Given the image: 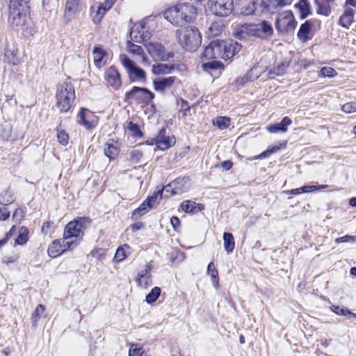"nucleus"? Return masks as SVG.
I'll list each match as a JSON object with an SVG mask.
<instances>
[{"mask_svg":"<svg viewBox=\"0 0 356 356\" xmlns=\"http://www.w3.org/2000/svg\"><path fill=\"white\" fill-rule=\"evenodd\" d=\"M149 20V17H145L138 23H135V28H136L138 33V35L135 34V42L143 43L149 55L154 60H168L173 56L166 51L163 45L157 42L146 43V41L151 36L149 27L147 26Z\"/></svg>","mask_w":356,"mask_h":356,"instance_id":"obj_1","label":"nucleus"},{"mask_svg":"<svg viewBox=\"0 0 356 356\" xmlns=\"http://www.w3.org/2000/svg\"><path fill=\"white\" fill-rule=\"evenodd\" d=\"M164 17L176 26H183L193 22L197 16V9L191 3H180L164 12Z\"/></svg>","mask_w":356,"mask_h":356,"instance_id":"obj_2","label":"nucleus"},{"mask_svg":"<svg viewBox=\"0 0 356 356\" xmlns=\"http://www.w3.org/2000/svg\"><path fill=\"white\" fill-rule=\"evenodd\" d=\"M179 44L189 51H195L201 44V35L195 27L187 26L176 31Z\"/></svg>","mask_w":356,"mask_h":356,"instance_id":"obj_3","label":"nucleus"},{"mask_svg":"<svg viewBox=\"0 0 356 356\" xmlns=\"http://www.w3.org/2000/svg\"><path fill=\"white\" fill-rule=\"evenodd\" d=\"M56 106L60 112H67L75 99V90L71 83H63L57 88Z\"/></svg>","mask_w":356,"mask_h":356,"instance_id":"obj_4","label":"nucleus"},{"mask_svg":"<svg viewBox=\"0 0 356 356\" xmlns=\"http://www.w3.org/2000/svg\"><path fill=\"white\" fill-rule=\"evenodd\" d=\"M297 22L291 10H285L279 13L275 20V28L279 33L289 34L295 30Z\"/></svg>","mask_w":356,"mask_h":356,"instance_id":"obj_5","label":"nucleus"},{"mask_svg":"<svg viewBox=\"0 0 356 356\" xmlns=\"http://www.w3.org/2000/svg\"><path fill=\"white\" fill-rule=\"evenodd\" d=\"M91 220L88 218H78L68 222L64 229L63 236L65 238H76L80 239L83 230L90 225Z\"/></svg>","mask_w":356,"mask_h":356,"instance_id":"obj_6","label":"nucleus"},{"mask_svg":"<svg viewBox=\"0 0 356 356\" xmlns=\"http://www.w3.org/2000/svg\"><path fill=\"white\" fill-rule=\"evenodd\" d=\"M209 7L216 15L227 16L233 10L232 0H209Z\"/></svg>","mask_w":356,"mask_h":356,"instance_id":"obj_7","label":"nucleus"},{"mask_svg":"<svg viewBox=\"0 0 356 356\" xmlns=\"http://www.w3.org/2000/svg\"><path fill=\"white\" fill-rule=\"evenodd\" d=\"M161 199L162 190L158 189L153 195L148 196L138 209H135V215L138 214L140 216L144 215L149 209L154 208Z\"/></svg>","mask_w":356,"mask_h":356,"instance_id":"obj_8","label":"nucleus"},{"mask_svg":"<svg viewBox=\"0 0 356 356\" xmlns=\"http://www.w3.org/2000/svg\"><path fill=\"white\" fill-rule=\"evenodd\" d=\"M250 36L266 38L273 35V27L270 22L262 21L258 24H250Z\"/></svg>","mask_w":356,"mask_h":356,"instance_id":"obj_9","label":"nucleus"},{"mask_svg":"<svg viewBox=\"0 0 356 356\" xmlns=\"http://www.w3.org/2000/svg\"><path fill=\"white\" fill-rule=\"evenodd\" d=\"M175 143V138H170V136H167L165 135V129L162 128L159 130L157 136L152 139L150 143H148V145H154L155 144L156 147L161 150L168 149L169 147L174 145Z\"/></svg>","mask_w":356,"mask_h":356,"instance_id":"obj_10","label":"nucleus"},{"mask_svg":"<svg viewBox=\"0 0 356 356\" xmlns=\"http://www.w3.org/2000/svg\"><path fill=\"white\" fill-rule=\"evenodd\" d=\"M221 40H213L204 49L202 54V59H216L222 58Z\"/></svg>","mask_w":356,"mask_h":356,"instance_id":"obj_11","label":"nucleus"},{"mask_svg":"<svg viewBox=\"0 0 356 356\" xmlns=\"http://www.w3.org/2000/svg\"><path fill=\"white\" fill-rule=\"evenodd\" d=\"M24 8H9V22L13 27L23 26L26 22Z\"/></svg>","mask_w":356,"mask_h":356,"instance_id":"obj_12","label":"nucleus"},{"mask_svg":"<svg viewBox=\"0 0 356 356\" xmlns=\"http://www.w3.org/2000/svg\"><path fill=\"white\" fill-rule=\"evenodd\" d=\"M222 45V58L224 60L229 59L234 56L236 54H237L241 48V45L239 44L237 42H234L232 40L230 41H223L221 40Z\"/></svg>","mask_w":356,"mask_h":356,"instance_id":"obj_13","label":"nucleus"},{"mask_svg":"<svg viewBox=\"0 0 356 356\" xmlns=\"http://www.w3.org/2000/svg\"><path fill=\"white\" fill-rule=\"evenodd\" d=\"M316 24H319V21L317 19H309L302 24L297 34L298 39L303 42L311 39L309 34Z\"/></svg>","mask_w":356,"mask_h":356,"instance_id":"obj_14","label":"nucleus"},{"mask_svg":"<svg viewBox=\"0 0 356 356\" xmlns=\"http://www.w3.org/2000/svg\"><path fill=\"white\" fill-rule=\"evenodd\" d=\"M177 80L176 76L159 77L153 81L154 89L161 93L171 88V86Z\"/></svg>","mask_w":356,"mask_h":356,"instance_id":"obj_15","label":"nucleus"},{"mask_svg":"<svg viewBox=\"0 0 356 356\" xmlns=\"http://www.w3.org/2000/svg\"><path fill=\"white\" fill-rule=\"evenodd\" d=\"M179 184L188 185V179L186 177L176 179L170 184L161 188L162 193L163 191L167 193L170 191V195H172L183 192L184 190L177 186ZM158 189H160V188L158 187L157 190Z\"/></svg>","mask_w":356,"mask_h":356,"instance_id":"obj_16","label":"nucleus"},{"mask_svg":"<svg viewBox=\"0 0 356 356\" xmlns=\"http://www.w3.org/2000/svg\"><path fill=\"white\" fill-rule=\"evenodd\" d=\"M79 122L88 129L95 127L97 124L95 116L88 109L82 108L79 113Z\"/></svg>","mask_w":356,"mask_h":356,"instance_id":"obj_17","label":"nucleus"},{"mask_svg":"<svg viewBox=\"0 0 356 356\" xmlns=\"http://www.w3.org/2000/svg\"><path fill=\"white\" fill-rule=\"evenodd\" d=\"M135 170H136L137 180L140 184V189L144 192L149 184L148 170L145 168V166H140L138 168H135Z\"/></svg>","mask_w":356,"mask_h":356,"instance_id":"obj_18","label":"nucleus"},{"mask_svg":"<svg viewBox=\"0 0 356 356\" xmlns=\"http://www.w3.org/2000/svg\"><path fill=\"white\" fill-rule=\"evenodd\" d=\"M105 79L107 83L112 87L117 88L120 85V74L113 66L107 70Z\"/></svg>","mask_w":356,"mask_h":356,"instance_id":"obj_19","label":"nucleus"},{"mask_svg":"<svg viewBox=\"0 0 356 356\" xmlns=\"http://www.w3.org/2000/svg\"><path fill=\"white\" fill-rule=\"evenodd\" d=\"M355 10L353 8L346 7L343 13L340 17L339 24L346 29H349L353 22Z\"/></svg>","mask_w":356,"mask_h":356,"instance_id":"obj_20","label":"nucleus"},{"mask_svg":"<svg viewBox=\"0 0 356 356\" xmlns=\"http://www.w3.org/2000/svg\"><path fill=\"white\" fill-rule=\"evenodd\" d=\"M291 123L292 120L289 117H284L280 123L269 125L266 129L270 133L286 132L287 127L291 125Z\"/></svg>","mask_w":356,"mask_h":356,"instance_id":"obj_21","label":"nucleus"},{"mask_svg":"<svg viewBox=\"0 0 356 356\" xmlns=\"http://www.w3.org/2000/svg\"><path fill=\"white\" fill-rule=\"evenodd\" d=\"M154 95L146 88H139L135 86V98L141 99L145 104H149Z\"/></svg>","mask_w":356,"mask_h":356,"instance_id":"obj_22","label":"nucleus"},{"mask_svg":"<svg viewBox=\"0 0 356 356\" xmlns=\"http://www.w3.org/2000/svg\"><path fill=\"white\" fill-rule=\"evenodd\" d=\"M149 271L150 267L147 265L145 269L138 273L137 282L139 286L147 288L151 284L152 280Z\"/></svg>","mask_w":356,"mask_h":356,"instance_id":"obj_23","label":"nucleus"},{"mask_svg":"<svg viewBox=\"0 0 356 356\" xmlns=\"http://www.w3.org/2000/svg\"><path fill=\"white\" fill-rule=\"evenodd\" d=\"M174 68V65L156 63L152 65V72L156 75H164L171 73Z\"/></svg>","mask_w":356,"mask_h":356,"instance_id":"obj_24","label":"nucleus"},{"mask_svg":"<svg viewBox=\"0 0 356 356\" xmlns=\"http://www.w3.org/2000/svg\"><path fill=\"white\" fill-rule=\"evenodd\" d=\"M250 24H236L234 27L233 34L239 39H245L250 36Z\"/></svg>","mask_w":356,"mask_h":356,"instance_id":"obj_25","label":"nucleus"},{"mask_svg":"<svg viewBox=\"0 0 356 356\" xmlns=\"http://www.w3.org/2000/svg\"><path fill=\"white\" fill-rule=\"evenodd\" d=\"M104 152V154L111 160L118 156L120 149L117 144H114L113 140H109L105 145Z\"/></svg>","mask_w":356,"mask_h":356,"instance_id":"obj_26","label":"nucleus"},{"mask_svg":"<svg viewBox=\"0 0 356 356\" xmlns=\"http://www.w3.org/2000/svg\"><path fill=\"white\" fill-rule=\"evenodd\" d=\"M106 52L101 47H95L92 50L94 64L96 67L101 68L104 65L103 58Z\"/></svg>","mask_w":356,"mask_h":356,"instance_id":"obj_27","label":"nucleus"},{"mask_svg":"<svg viewBox=\"0 0 356 356\" xmlns=\"http://www.w3.org/2000/svg\"><path fill=\"white\" fill-rule=\"evenodd\" d=\"M295 6L298 9L300 17L302 19H305L312 13L311 6L308 0H300Z\"/></svg>","mask_w":356,"mask_h":356,"instance_id":"obj_28","label":"nucleus"},{"mask_svg":"<svg viewBox=\"0 0 356 356\" xmlns=\"http://www.w3.org/2000/svg\"><path fill=\"white\" fill-rule=\"evenodd\" d=\"M181 208L186 213H195L202 210V206L193 201L186 200L181 203Z\"/></svg>","mask_w":356,"mask_h":356,"instance_id":"obj_29","label":"nucleus"},{"mask_svg":"<svg viewBox=\"0 0 356 356\" xmlns=\"http://www.w3.org/2000/svg\"><path fill=\"white\" fill-rule=\"evenodd\" d=\"M48 254L51 257H56L57 256L60 255L64 251H63V247L60 244V241L58 240H54L48 248Z\"/></svg>","mask_w":356,"mask_h":356,"instance_id":"obj_30","label":"nucleus"},{"mask_svg":"<svg viewBox=\"0 0 356 356\" xmlns=\"http://www.w3.org/2000/svg\"><path fill=\"white\" fill-rule=\"evenodd\" d=\"M207 274L211 277L213 286L216 289H218L219 286L218 273L213 262H210L209 264L207 266Z\"/></svg>","mask_w":356,"mask_h":356,"instance_id":"obj_31","label":"nucleus"},{"mask_svg":"<svg viewBox=\"0 0 356 356\" xmlns=\"http://www.w3.org/2000/svg\"><path fill=\"white\" fill-rule=\"evenodd\" d=\"M224 248L227 253L232 252L235 248V242L233 235L229 232L223 234Z\"/></svg>","mask_w":356,"mask_h":356,"instance_id":"obj_32","label":"nucleus"},{"mask_svg":"<svg viewBox=\"0 0 356 356\" xmlns=\"http://www.w3.org/2000/svg\"><path fill=\"white\" fill-rule=\"evenodd\" d=\"M120 60L123 67L128 71L130 79L132 80V76L134 74V63L132 60L124 54H121L120 55Z\"/></svg>","mask_w":356,"mask_h":356,"instance_id":"obj_33","label":"nucleus"},{"mask_svg":"<svg viewBox=\"0 0 356 356\" xmlns=\"http://www.w3.org/2000/svg\"><path fill=\"white\" fill-rule=\"evenodd\" d=\"M115 1L116 0H106L98 6L96 17H99V20H100L105 13L113 6Z\"/></svg>","mask_w":356,"mask_h":356,"instance_id":"obj_34","label":"nucleus"},{"mask_svg":"<svg viewBox=\"0 0 356 356\" xmlns=\"http://www.w3.org/2000/svg\"><path fill=\"white\" fill-rule=\"evenodd\" d=\"M287 67H288V65L284 63H282L277 65V66L273 67L269 71L270 77L273 79L277 76H280V75L284 74L285 73Z\"/></svg>","mask_w":356,"mask_h":356,"instance_id":"obj_35","label":"nucleus"},{"mask_svg":"<svg viewBox=\"0 0 356 356\" xmlns=\"http://www.w3.org/2000/svg\"><path fill=\"white\" fill-rule=\"evenodd\" d=\"M80 239L76 238H65V237L63 236V251H66L68 250H72L75 247H76L79 243Z\"/></svg>","mask_w":356,"mask_h":356,"instance_id":"obj_36","label":"nucleus"},{"mask_svg":"<svg viewBox=\"0 0 356 356\" xmlns=\"http://www.w3.org/2000/svg\"><path fill=\"white\" fill-rule=\"evenodd\" d=\"M137 60L138 63L142 65H147V58L145 55L143 47L140 45L135 44V60Z\"/></svg>","mask_w":356,"mask_h":356,"instance_id":"obj_37","label":"nucleus"},{"mask_svg":"<svg viewBox=\"0 0 356 356\" xmlns=\"http://www.w3.org/2000/svg\"><path fill=\"white\" fill-rule=\"evenodd\" d=\"M28 233L26 227H21L19 229V235L15 239V244L20 245L25 244L29 239Z\"/></svg>","mask_w":356,"mask_h":356,"instance_id":"obj_38","label":"nucleus"},{"mask_svg":"<svg viewBox=\"0 0 356 356\" xmlns=\"http://www.w3.org/2000/svg\"><path fill=\"white\" fill-rule=\"evenodd\" d=\"M160 294L161 289L158 286H155L146 296L145 301L149 304L153 303L159 298Z\"/></svg>","mask_w":356,"mask_h":356,"instance_id":"obj_39","label":"nucleus"},{"mask_svg":"<svg viewBox=\"0 0 356 356\" xmlns=\"http://www.w3.org/2000/svg\"><path fill=\"white\" fill-rule=\"evenodd\" d=\"M202 67L204 71L209 72L211 70H222L223 69V65L220 61L213 60L203 63Z\"/></svg>","mask_w":356,"mask_h":356,"instance_id":"obj_40","label":"nucleus"},{"mask_svg":"<svg viewBox=\"0 0 356 356\" xmlns=\"http://www.w3.org/2000/svg\"><path fill=\"white\" fill-rule=\"evenodd\" d=\"M284 147V144H280V145H274L271 148H268L266 150L264 151L260 154L254 157V159H261L265 157H267V156H270L271 154L277 152L278 150H280L281 148H282Z\"/></svg>","mask_w":356,"mask_h":356,"instance_id":"obj_41","label":"nucleus"},{"mask_svg":"<svg viewBox=\"0 0 356 356\" xmlns=\"http://www.w3.org/2000/svg\"><path fill=\"white\" fill-rule=\"evenodd\" d=\"M129 250V247L127 245H124L123 246L119 248L115 252L114 256V259L116 261H122L127 256L128 250Z\"/></svg>","mask_w":356,"mask_h":356,"instance_id":"obj_42","label":"nucleus"},{"mask_svg":"<svg viewBox=\"0 0 356 356\" xmlns=\"http://www.w3.org/2000/svg\"><path fill=\"white\" fill-rule=\"evenodd\" d=\"M14 201L13 195L9 191H5L0 194V204L6 206Z\"/></svg>","mask_w":356,"mask_h":356,"instance_id":"obj_43","label":"nucleus"},{"mask_svg":"<svg viewBox=\"0 0 356 356\" xmlns=\"http://www.w3.org/2000/svg\"><path fill=\"white\" fill-rule=\"evenodd\" d=\"M256 10V3L254 1L249 2L246 6H242L241 13L245 16L251 15L254 13Z\"/></svg>","mask_w":356,"mask_h":356,"instance_id":"obj_44","label":"nucleus"},{"mask_svg":"<svg viewBox=\"0 0 356 356\" xmlns=\"http://www.w3.org/2000/svg\"><path fill=\"white\" fill-rule=\"evenodd\" d=\"M331 310L339 316L350 315V316H356V314L352 313L346 307H340L339 306L332 305Z\"/></svg>","mask_w":356,"mask_h":356,"instance_id":"obj_45","label":"nucleus"},{"mask_svg":"<svg viewBox=\"0 0 356 356\" xmlns=\"http://www.w3.org/2000/svg\"><path fill=\"white\" fill-rule=\"evenodd\" d=\"M331 13V7L329 3L322 2L318 4L317 13L328 16Z\"/></svg>","mask_w":356,"mask_h":356,"instance_id":"obj_46","label":"nucleus"},{"mask_svg":"<svg viewBox=\"0 0 356 356\" xmlns=\"http://www.w3.org/2000/svg\"><path fill=\"white\" fill-rule=\"evenodd\" d=\"M44 306L42 305H38L36 307L35 309L34 310L31 316L33 326L36 325L38 320L40 318L41 314L44 313Z\"/></svg>","mask_w":356,"mask_h":356,"instance_id":"obj_47","label":"nucleus"},{"mask_svg":"<svg viewBox=\"0 0 356 356\" xmlns=\"http://www.w3.org/2000/svg\"><path fill=\"white\" fill-rule=\"evenodd\" d=\"M214 124L221 129L227 128L230 124V120L227 117H218Z\"/></svg>","mask_w":356,"mask_h":356,"instance_id":"obj_48","label":"nucleus"},{"mask_svg":"<svg viewBox=\"0 0 356 356\" xmlns=\"http://www.w3.org/2000/svg\"><path fill=\"white\" fill-rule=\"evenodd\" d=\"M78 6H79V0H67L66 6H65V13H74L77 10Z\"/></svg>","mask_w":356,"mask_h":356,"instance_id":"obj_49","label":"nucleus"},{"mask_svg":"<svg viewBox=\"0 0 356 356\" xmlns=\"http://www.w3.org/2000/svg\"><path fill=\"white\" fill-rule=\"evenodd\" d=\"M337 74L336 70L331 67H323L321 70V75L323 76L334 77Z\"/></svg>","mask_w":356,"mask_h":356,"instance_id":"obj_50","label":"nucleus"},{"mask_svg":"<svg viewBox=\"0 0 356 356\" xmlns=\"http://www.w3.org/2000/svg\"><path fill=\"white\" fill-rule=\"evenodd\" d=\"M57 138H58V142L61 145H66L68 143L69 136L65 131H62V130L58 131Z\"/></svg>","mask_w":356,"mask_h":356,"instance_id":"obj_51","label":"nucleus"},{"mask_svg":"<svg viewBox=\"0 0 356 356\" xmlns=\"http://www.w3.org/2000/svg\"><path fill=\"white\" fill-rule=\"evenodd\" d=\"M342 111L346 113H352L356 111V102H348L342 106Z\"/></svg>","mask_w":356,"mask_h":356,"instance_id":"obj_52","label":"nucleus"},{"mask_svg":"<svg viewBox=\"0 0 356 356\" xmlns=\"http://www.w3.org/2000/svg\"><path fill=\"white\" fill-rule=\"evenodd\" d=\"M9 3V8H25L26 0H7Z\"/></svg>","mask_w":356,"mask_h":356,"instance_id":"obj_53","label":"nucleus"},{"mask_svg":"<svg viewBox=\"0 0 356 356\" xmlns=\"http://www.w3.org/2000/svg\"><path fill=\"white\" fill-rule=\"evenodd\" d=\"M5 56L8 60V63L11 65H15L18 64L19 59L10 51H6Z\"/></svg>","mask_w":356,"mask_h":356,"instance_id":"obj_54","label":"nucleus"},{"mask_svg":"<svg viewBox=\"0 0 356 356\" xmlns=\"http://www.w3.org/2000/svg\"><path fill=\"white\" fill-rule=\"evenodd\" d=\"M146 78L145 72L143 70L135 66V80L145 81Z\"/></svg>","mask_w":356,"mask_h":356,"instance_id":"obj_55","label":"nucleus"},{"mask_svg":"<svg viewBox=\"0 0 356 356\" xmlns=\"http://www.w3.org/2000/svg\"><path fill=\"white\" fill-rule=\"evenodd\" d=\"M336 243H347V242H355L356 241V237L350 235H346L342 237L337 238L335 240Z\"/></svg>","mask_w":356,"mask_h":356,"instance_id":"obj_56","label":"nucleus"},{"mask_svg":"<svg viewBox=\"0 0 356 356\" xmlns=\"http://www.w3.org/2000/svg\"><path fill=\"white\" fill-rule=\"evenodd\" d=\"M15 226L13 225L10 229L9 230L8 232H7L5 235V237L0 240V248L4 245L5 244H6V243L8 242V241L9 240V238L12 236L13 232H15Z\"/></svg>","mask_w":356,"mask_h":356,"instance_id":"obj_57","label":"nucleus"},{"mask_svg":"<svg viewBox=\"0 0 356 356\" xmlns=\"http://www.w3.org/2000/svg\"><path fill=\"white\" fill-rule=\"evenodd\" d=\"M24 217V211L22 208L15 209L13 214V218L15 221H20Z\"/></svg>","mask_w":356,"mask_h":356,"instance_id":"obj_58","label":"nucleus"},{"mask_svg":"<svg viewBox=\"0 0 356 356\" xmlns=\"http://www.w3.org/2000/svg\"><path fill=\"white\" fill-rule=\"evenodd\" d=\"M270 3L275 7H277V6L283 7V6L290 4L292 1V0H270Z\"/></svg>","mask_w":356,"mask_h":356,"instance_id":"obj_59","label":"nucleus"},{"mask_svg":"<svg viewBox=\"0 0 356 356\" xmlns=\"http://www.w3.org/2000/svg\"><path fill=\"white\" fill-rule=\"evenodd\" d=\"M10 216V212L5 207H0V220H6Z\"/></svg>","mask_w":356,"mask_h":356,"instance_id":"obj_60","label":"nucleus"},{"mask_svg":"<svg viewBox=\"0 0 356 356\" xmlns=\"http://www.w3.org/2000/svg\"><path fill=\"white\" fill-rule=\"evenodd\" d=\"M132 30H133V28H131L130 31H129L130 39L128 40L127 41V43H126V49H127V51H129L130 53H134V44L131 42V40H132V38H131Z\"/></svg>","mask_w":356,"mask_h":356,"instance_id":"obj_61","label":"nucleus"},{"mask_svg":"<svg viewBox=\"0 0 356 356\" xmlns=\"http://www.w3.org/2000/svg\"><path fill=\"white\" fill-rule=\"evenodd\" d=\"M209 31L213 35H217L220 32L219 25L217 23H213L209 28Z\"/></svg>","mask_w":356,"mask_h":356,"instance_id":"obj_62","label":"nucleus"},{"mask_svg":"<svg viewBox=\"0 0 356 356\" xmlns=\"http://www.w3.org/2000/svg\"><path fill=\"white\" fill-rule=\"evenodd\" d=\"M302 193H311L316 191V187L313 186H304L300 187Z\"/></svg>","mask_w":356,"mask_h":356,"instance_id":"obj_63","label":"nucleus"},{"mask_svg":"<svg viewBox=\"0 0 356 356\" xmlns=\"http://www.w3.org/2000/svg\"><path fill=\"white\" fill-rule=\"evenodd\" d=\"M170 222H171V225L174 227L175 229H176L177 227H178L180 225V220L176 216H172L171 218Z\"/></svg>","mask_w":356,"mask_h":356,"instance_id":"obj_64","label":"nucleus"}]
</instances>
